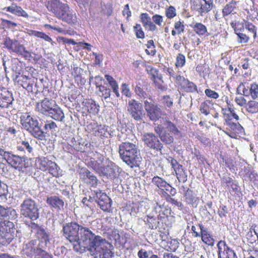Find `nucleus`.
Segmentation results:
<instances>
[{
	"instance_id": "obj_34",
	"label": "nucleus",
	"mask_w": 258,
	"mask_h": 258,
	"mask_svg": "<svg viewBox=\"0 0 258 258\" xmlns=\"http://www.w3.org/2000/svg\"><path fill=\"white\" fill-rule=\"evenodd\" d=\"M59 20L71 25H73L77 23V16L76 13L71 10L69 6L62 14V16H61Z\"/></svg>"
},
{
	"instance_id": "obj_6",
	"label": "nucleus",
	"mask_w": 258,
	"mask_h": 258,
	"mask_svg": "<svg viewBox=\"0 0 258 258\" xmlns=\"http://www.w3.org/2000/svg\"><path fill=\"white\" fill-rule=\"evenodd\" d=\"M21 253L30 258H53L52 256L45 250H40L37 245V240H31L24 244Z\"/></svg>"
},
{
	"instance_id": "obj_23",
	"label": "nucleus",
	"mask_w": 258,
	"mask_h": 258,
	"mask_svg": "<svg viewBox=\"0 0 258 258\" xmlns=\"http://www.w3.org/2000/svg\"><path fill=\"white\" fill-rule=\"evenodd\" d=\"M56 106L55 101L48 99L45 97L41 101L37 103L36 105V110L44 115H49L52 111L53 107Z\"/></svg>"
},
{
	"instance_id": "obj_29",
	"label": "nucleus",
	"mask_w": 258,
	"mask_h": 258,
	"mask_svg": "<svg viewBox=\"0 0 258 258\" xmlns=\"http://www.w3.org/2000/svg\"><path fill=\"white\" fill-rule=\"evenodd\" d=\"M7 163L12 167L18 170H21L27 167L26 165V158L25 157L13 154L11 155Z\"/></svg>"
},
{
	"instance_id": "obj_48",
	"label": "nucleus",
	"mask_w": 258,
	"mask_h": 258,
	"mask_svg": "<svg viewBox=\"0 0 258 258\" xmlns=\"http://www.w3.org/2000/svg\"><path fill=\"white\" fill-rule=\"evenodd\" d=\"M172 195L170 194L165 192V194H163V197L164 198L166 201L173 205H175L178 207L181 208L183 207V205L181 202L177 201V200L172 198Z\"/></svg>"
},
{
	"instance_id": "obj_45",
	"label": "nucleus",
	"mask_w": 258,
	"mask_h": 258,
	"mask_svg": "<svg viewBox=\"0 0 258 258\" xmlns=\"http://www.w3.org/2000/svg\"><path fill=\"white\" fill-rule=\"evenodd\" d=\"M10 215H13V218L14 217V215L16 216V210L11 208H6L0 205V219L7 218H10Z\"/></svg>"
},
{
	"instance_id": "obj_11",
	"label": "nucleus",
	"mask_w": 258,
	"mask_h": 258,
	"mask_svg": "<svg viewBox=\"0 0 258 258\" xmlns=\"http://www.w3.org/2000/svg\"><path fill=\"white\" fill-rule=\"evenodd\" d=\"M236 92L237 94L246 97H251L252 99L255 100L258 98V84L253 82L249 85L247 82H241L238 86Z\"/></svg>"
},
{
	"instance_id": "obj_17",
	"label": "nucleus",
	"mask_w": 258,
	"mask_h": 258,
	"mask_svg": "<svg viewBox=\"0 0 258 258\" xmlns=\"http://www.w3.org/2000/svg\"><path fill=\"white\" fill-rule=\"evenodd\" d=\"M142 141L146 146L155 151L161 152L163 148V145L158 137L152 133H145Z\"/></svg>"
},
{
	"instance_id": "obj_32",
	"label": "nucleus",
	"mask_w": 258,
	"mask_h": 258,
	"mask_svg": "<svg viewBox=\"0 0 258 258\" xmlns=\"http://www.w3.org/2000/svg\"><path fill=\"white\" fill-rule=\"evenodd\" d=\"M82 105L83 109L93 115L97 114L99 111V106L92 99H85Z\"/></svg>"
},
{
	"instance_id": "obj_54",
	"label": "nucleus",
	"mask_w": 258,
	"mask_h": 258,
	"mask_svg": "<svg viewBox=\"0 0 258 258\" xmlns=\"http://www.w3.org/2000/svg\"><path fill=\"white\" fill-rule=\"evenodd\" d=\"M133 29L137 38L144 39L145 38V33L140 24H136L134 26Z\"/></svg>"
},
{
	"instance_id": "obj_64",
	"label": "nucleus",
	"mask_w": 258,
	"mask_h": 258,
	"mask_svg": "<svg viewBox=\"0 0 258 258\" xmlns=\"http://www.w3.org/2000/svg\"><path fill=\"white\" fill-rule=\"evenodd\" d=\"M244 97L245 96L243 95H241L240 96L236 97L235 98V102L238 106L240 107L244 106L245 107L247 103V101Z\"/></svg>"
},
{
	"instance_id": "obj_51",
	"label": "nucleus",
	"mask_w": 258,
	"mask_h": 258,
	"mask_svg": "<svg viewBox=\"0 0 258 258\" xmlns=\"http://www.w3.org/2000/svg\"><path fill=\"white\" fill-rule=\"evenodd\" d=\"M196 70L200 76H205L209 74V68L205 63H200L196 67Z\"/></svg>"
},
{
	"instance_id": "obj_57",
	"label": "nucleus",
	"mask_w": 258,
	"mask_h": 258,
	"mask_svg": "<svg viewBox=\"0 0 258 258\" xmlns=\"http://www.w3.org/2000/svg\"><path fill=\"white\" fill-rule=\"evenodd\" d=\"M161 102L165 108H171L173 104V100L169 95L162 96Z\"/></svg>"
},
{
	"instance_id": "obj_35",
	"label": "nucleus",
	"mask_w": 258,
	"mask_h": 258,
	"mask_svg": "<svg viewBox=\"0 0 258 258\" xmlns=\"http://www.w3.org/2000/svg\"><path fill=\"white\" fill-rule=\"evenodd\" d=\"M189 26L192 28L193 31L200 37H207L210 35L206 26L202 22L194 23L192 24H190Z\"/></svg>"
},
{
	"instance_id": "obj_58",
	"label": "nucleus",
	"mask_w": 258,
	"mask_h": 258,
	"mask_svg": "<svg viewBox=\"0 0 258 258\" xmlns=\"http://www.w3.org/2000/svg\"><path fill=\"white\" fill-rule=\"evenodd\" d=\"M86 175L87 178L89 179L88 183L92 186H96L97 184L98 180L97 177L91 173L88 170H86Z\"/></svg>"
},
{
	"instance_id": "obj_18",
	"label": "nucleus",
	"mask_w": 258,
	"mask_h": 258,
	"mask_svg": "<svg viewBox=\"0 0 258 258\" xmlns=\"http://www.w3.org/2000/svg\"><path fill=\"white\" fill-rule=\"evenodd\" d=\"M144 107L150 120L156 121L161 117L162 111L157 104L146 100L144 101Z\"/></svg>"
},
{
	"instance_id": "obj_30",
	"label": "nucleus",
	"mask_w": 258,
	"mask_h": 258,
	"mask_svg": "<svg viewBox=\"0 0 258 258\" xmlns=\"http://www.w3.org/2000/svg\"><path fill=\"white\" fill-rule=\"evenodd\" d=\"M198 227L201 230V235L200 237L201 238L202 242L205 244L213 246L215 244V239L211 232L204 226L202 223L198 224Z\"/></svg>"
},
{
	"instance_id": "obj_44",
	"label": "nucleus",
	"mask_w": 258,
	"mask_h": 258,
	"mask_svg": "<svg viewBox=\"0 0 258 258\" xmlns=\"http://www.w3.org/2000/svg\"><path fill=\"white\" fill-rule=\"evenodd\" d=\"M185 31V26L184 22L180 20L176 21L174 23V28L171 31V34L173 36L176 35H179L183 33Z\"/></svg>"
},
{
	"instance_id": "obj_42",
	"label": "nucleus",
	"mask_w": 258,
	"mask_h": 258,
	"mask_svg": "<svg viewBox=\"0 0 258 258\" xmlns=\"http://www.w3.org/2000/svg\"><path fill=\"white\" fill-rule=\"evenodd\" d=\"M50 116L55 120L62 121L64 118V114L61 109L56 104L53 107L52 111L49 114Z\"/></svg>"
},
{
	"instance_id": "obj_28",
	"label": "nucleus",
	"mask_w": 258,
	"mask_h": 258,
	"mask_svg": "<svg viewBox=\"0 0 258 258\" xmlns=\"http://www.w3.org/2000/svg\"><path fill=\"white\" fill-rule=\"evenodd\" d=\"M46 202L49 207L57 212L64 210V202L57 196H51L47 197Z\"/></svg>"
},
{
	"instance_id": "obj_53",
	"label": "nucleus",
	"mask_w": 258,
	"mask_h": 258,
	"mask_svg": "<svg viewBox=\"0 0 258 258\" xmlns=\"http://www.w3.org/2000/svg\"><path fill=\"white\" fill-rule=\"evenodd\" d=\"M185 56L182 53H178L176 57L175 66L176 68H182L185 64Z\"/></svg>"
},
{
	"instance_id": "obj_4",
	"label": "nucleus",
	"mask_w": 258,
	"mask_h": 258,
	"mask_svg": "<svg viewBox=\"0 0 258 258\" xmlns=\"http://www.w3.org/2000/svg\"><path fill=\"white\" fill-rule=\"evenodd\" d=\"M121 158L131 168L138 166L140 153L138 147L130 142H124L119 146Z\"/></svg>"
},
{
	"instance_id": "obj_63",
	"label": "nucleus",
	"mask_w": 258,
	"mask_h": 258,
	"mask_svg": "<svg viewBox=\"0 0 258 258\" xmlns=\"http://www.w3.org/2000/svg\"><path fill=\"white\" fill-rule=\"evenodd\" d=\"M205 94L208 98L214 99H217L219 97V94L211 89H206L205 90Z\"/></svg>"
},
{
	"instance_id": "obj_43",
	"label": "nucleus",
	"mask_w": 258,
	"mask_h": 258,
	"mask_svg": "<svg viewBox=\"0 0 258 258\" xmlns=\"http://www.w3.org/2000/svg\"><path fill=\"white\" fill-rule=\"evenodd\" d=\"M245 109L246 112L250 114L258 113V101L253 99L248 100Z\"/></svg>"
},
{
	"instance_id": "obj_56",
	"label": "nucleus",
	"mask_w": 258,
	"mask_h": 258,
	"mask_svg": "<svg viewBox=\"0 0 258 258\" xmlns=\"http://www.w3.org/2000/svg\"><path fill=\"white\" fill-rule=\"evenodd\" d=\"M255 225H252L246 234V238L248 241H249V242L251 243H252L255 241V237L253 235V233H254L255 235H256L257 234L255 230Z\"/></svg>"
},
{
	"instance_id": "obj_14",
	"label": "nucleus",
	"mask_w": 258,
	"mask_h": 258,
	"mask_svg": "<svg viewBox=\"0 0 258 258\" xmlns=\"http://www.w3.org/2000/svg\"><path fill=\"white\" fill-rule=\"evenodd\" d=\"M45 6L58 19L62 16V14L69 7L68 4L62 3L59 0L48 1L46 2Z\"/></svg>"
},
{
	"instance_id": "obj_9",
	"label": "nucleus",
	"mask_w": 258,
	"mask_h": 258,
	"mask_svg": "<svg viewBox=\"0 0 258 258\" xmlns=\"http://www.w3.org/2000/svg\"><path fill=\"white\" fill-rule=\"evenodd\" d=\"M36 162L38 168L41 171H48L51 175L56 177L61 175L59 167L48 157H39L36 159Z\"/></svg>"
},
{
	"instance_id": "obj_60",
	"label": "nucleus",
	"mask_w": 258,
	"mask_h": 258,
	"mask_svg": "<svg viewBox=\"0 0 258 258\" xmlns=\"http://www.w3.org/2000/svg\"><path fill=\"white\" fill-rule=\"evenodd\" d=\"M165 13L166 17L169 19H171L176 16V10L173 6H169L165 10Z\"/></svg>"
},
{
	"instance_id": "obj_31",
	"label": "nucleus",
	"mask_w": 258,
	"mask_h": 258,
	"mask_svg": "<svg viewBox=\"0 0 258 258\" xmlns=\"http://www.w3.org/2000/svg\"><path fill=\"white\" fill-rule=\"evenodd\" d=\"M238 4L239 2L235 0H231L227 3L222 10L223 17L226 18L237 14L239 10Z\"/></svg>"
},
{
	"instance_id": "obj_15",
	"label": "nucleus",
	"mask_w": 258,
	"mask_h": 258,
	"mask_svg": "<svg viewBox=\"0 0 258 258\" xmlns=\"http://www.w3.org/2000/svg\"><path fill=\"white\" fill-rule=\"evenodd\" d=\"M45 6L58 19L62 16V14L69 7L68 4L62 3L59 0L48 1L46 2Z\"/></svg>"
},
{
	"instance_id": "obj_39",
	"label": "nucleus",
	"mask_w": 258,
	"mask_h": 258,
	"mask_svg": "<svg viewBox=\"0 0 258 258\" xmlns=\"http://www.w3.org/2000/svg\"><path fill=\"white\" fill-rule=\"evenodd\" d=\"M214 108V103L210 100H205L201 103L200 106V112L205 115H209Z\"/></svg>"
},
{
	"instance_id": "obj_40",
	"label": "nucleus",
	"mask_w": 258,
	"mask_h": 258,
	"mask_svg": "<svg viewBox=\"0 0 258 258\" xmlns=\"http://www.w3.org/2000/svg\"><path fill=\"white\" fill-rule=\"evenodd\" d=\"M204 4H201L199 14L203 16L204 15L210 12L214 8V0H203Z\"/></svg>"
},
{
	"instance_id": "obj_47",
	"label": "nucleus",
	"mask_w": 258,
	"mask_h": 258,
	"mask_svg": "<svg viewBox=\"0 0 258 258\" xmlns=\"http://www.w3.org/2000/svg\"><path fill=\"white\" fill-rule=\"evenodd\" d=\"M146 225L150 229H156L159 222L157 221L155 217L153 216H147L145 220Z\"/></svg>"
},
{
	"instance_id": "obj_41",
	"label": "nucleus",
	"mask_w": 258,
	"mask_h": 258,
	"mask_svg": "<svg viewBox=\"0 0 258 258\" xmlns=\"http://www.w3.org/2000/svg\"><path fill=\"white\" fill-rule=\"evenodd\" d=\"M184 196L185 202L188 205H193L199 201V198L197 197V195L192 190L189 188H187L185 191Z\"/></svg>"
},
{
	"instance_id": "obj_1",
	"label": "nucleus",
	"mask_w": 258,
	"mask_h": 258,
	"mask_svg": "<svg viewBox=\"0 0 258 258\" xmlns=\"http://www.w3.org/2000/svg\"><path fill=\"white\" fill-rule=\"evenodd\" d=\"M63 235L74 244V249L81 253L88 250L93 252L95 258H112L113 253L107 247L109 243L100 236L95 235L88 228L76 222L66 223L62 228Z\"/></svg>"
},
{
	"instance_id": "obj_62",
	"label": "nucleus",
	"mask_w": 258,
	"mask_h": 258,
	"mask_svg": "<svg viewBox=\"0 0 258 258\" xmlns=\"http://www.w3.org/2000/svg\"><path fill=\"white\" fill-rule=\"evenodd\" d=\"M237 41L240 43H246L249 40V37L242 32L237 33Z\"/></svg>"
},
{
	"instance_id": "obj_3",
	"label": "nucleus",
	"mask_w": 258,
	"mask_h": 258,
	"mask_svg": "<svg viewBox=\"0 0 258 258\" xmlns=\"http://www.w3.org/2000/svg\"><path fill=\"white\" fill-rule=\"evenodd\" d=\"M222 101H225L228 106V108H222V112L224 119L229 127L234 132L232 135L229 134L228 132L225 133L231 138H235V134H239L243 129L242 126L237 121L239 120L238 115L235 112L233 109L229 106L230 101L227 96L224 95L221 97Z\"/></svg>"
},
{
	"instance_id": "obj_21",
	"label": "nucleus",
	"mask_w": 258,
	"mask_h": 258,
	"mask_svg": "<svg viewBox=\"0 0 258 258\" xmlns=\"http://www.w3.org/2000/svg\"><path fill=\"white\" fill-rule=\"evenodd\" d=\"M152 181L155 185L161 190L163 195V194H165V192H169L172 196H174L177 193L176 189L174 187L158 176H154Z\"/></svg>"
},
{
	"instance_id": "obj_8",
	"label": "nucleus",
	"mask_w": 258,
	"mask_h": 258,
	"mask_svg": "<svg viewBox=\"0 0 258 258\" xmlns=\"http://www.w3.org/2000/svg\"><path fill=\"white\" fill-rule=\"evenodd\" d=\"M15 225L10 221H0V243L6 245L10 243L14 238Z\"/></svg>"
},
{
	"instance_id": "obj_46",
	"label": "nucleus",
	"mask_w": 258,
	"mask_h": 258,
	"mask_svg": "<svg viewBox=\"0 0 258 258\" xmlns=\"http://www.w3.org/2000/svg\"><path fill=\"white\" fill-rule=\"evenodd\" d=\"M17 150L19 151L27 152L31 153L33 151V148L30 145L28 140H24L18 143Z\"/></svg>"
},
{
	"instance_id": "obj_10",
	"label": "nucleus",
	"mask_w": 258,
	"mask_h": 258,
	"mask_svg": "<svg viewBox=\"0 0 258 258\" xmlns=\"http://www.w3.org/2000/svg\"><path fill=\"white\" fill-rule=\"evenodd\" d=\"M4 45L9 51L21 55L26 60H30L32 58L31 53L28 51L24 45L20 44L18 40L7 37L4 40Z\"/></svg>"
},
{
	"instance_id": "obj_52",
	"label": "nucleus",
	"mask_w": 258,
	"mask_h": 258,
	"mask_svg": "<svg viewBox=\"0 0 258 258\" xmlns=\"http://www.w3.org/2000/svg\"><path fill=\"white\" fill-rule=\"evenodd\" d=\"M245 29L252 34L254 40L257 38V28L252 23L247 22L245 24Z\"/></svg>"
},
{
	"instance_id": "obj_24",
	"label": "nucleus",
	"mask_w": 258,
	"mask_h": 258,
	"mask_svg": "<svg viewBox=\"0 0 258 258\" xmlns=\"http://www.w3.org/2000/svg\"><path fill=\"white\" fill-rule=\"evenodd\" d=\"M37 238V245L40 250H45L48 247L50 243L49 235L45 231L44 229H39L36 232Z\"/></svg>"
},
{
	"instance_id": "obj_33",
	"label": "nucleus",
	"mask_w": 258,
	"mask_h": 258,
	"mask_svg": "<svg viewBox=\"0 0 258 258\" xmlns=\"http://www.w3.org/2000/svg\"><path fill=\"white\" fill-rule=\"evenodd\" d=\"M140 19L143 27L148 31L154 32L158 30L157 26L151 21L148 13H142L140 15Z\"/></svg>"
},
{
	"instance_id": "obj_36",
	"label": "nucleus",
	"mask_w": 258,
	"mask_h": 258,
	"mask_svg": "<svg viewBox=\"0 0 258 258\" xmlns=\"http://www.w3.org/2000/svg\"><path fill=\"white\" fill-rule=\"evenodd\" d=\"M3 10L8 12H10L18 17H23L26 18L29 17L28 14L25 10L14 3H13L10 7L4 8Z\"/></svg>"
},
{
	"instance_id": "obj_22",
	"label": "nucleus",
	"mask_w": 258,
	"mask_h": 258,
	"mask_svg": "<svg viewBox=\"0 0 258 258\" xmlns=\"http://www.w3.org/2000/svg\"><path fill=\"white\" fill-rule=\"evenodd\" d=\"M97 198L96 202L100 209L104 212H109L112 201L110 198L101 190L94 191Z\"/></svg>"
},
{
	"instance_id": "obj_7",
	"label": "nucleus",
	"mask_w": 258,
	"mask_h": 258,
	"mask_svg": "<svg viewBox=\"0 0 258 258\" xmlns=\"http://www.w3.org/2000/svg\"><path fill=\"white\" fill-rule=\"evenodd\" d=\"M21 217L35 221L39 217V210L36 202L31 199L24 200L20 206Z\"/></svg>"
},
{
	"instance_id": "obj_50",
	"label": "nucleus",
	"mask_w": 258,
	"mask_h": 258,
	"mask_svg": "<svg viewBox=\"0 0 258 258\" xmlns=\"http://www.w3.org/2000/svg\"><path fill=\"white\" fill-rule=\"evenodd\" d=\"M147 49L145 50V52L148 55L154 56L156 53V50L155 49V45L154 42L153 40H150L147 41L146 44Z\"/></svg>"
},
{
	"instance_id": "obj_19",
	"label": "nucleus",
	"mask_w": 258,
	"mask_h": 258,
	"mask_svg": "<svg viewBox=\"0 0 258 258\" xmlns=\"http://www.w3.org/2000/svg\"><path fill=\"white\" fill-rule=\"evenodd\" d=\"M167 160L174 169L178 181L185 182L187 180V175L183 166L179 164L177 161L172 157H168Z\"/></svg>"
},
{
	"instance_id": "obj_20",
	"label": "nucleus",
	"mask_w": 258,
	"mask_h": 258,
	"mask_svg": "<svg viewBox=\"0 0 258 258\" xmlns=\"http://www.w3.org/2000/svg\"><path fill=\"white\" fill-rule=\"evenodd\" d=\"M90 166L98 174L107 177H114L115 172L109 166H103L101 163L98 162L94 159L91 160Z\"/></svg>"
},
{
	"instance_id": "obj_26",
	"label": "nucleus",
	"mask_w": 258,
	"mask_h": 258,
	"mask_svg": "<svg viewBox=\"0 0 258 258\" xmlns=\"http://www.w3.org/2000/svg\"><path fill=\"white\" fill-rule=\"evenodd\" d=\"M89 126L91 127V132L93 135L100 139L107 138L110 133L108 131V126L104 124H98L97 123H90Z\"/></svg>"
},
{
	"instance_id": "obj_49",
	"label": "nucleus",
	"mask_w": 258,
	"mask_h": 258,
	"mask_svg": "<svg viewBox=\"0 0 258 258\" xmlns=\"http://www.w3.org/2000/svg\"><path fill=\"white\" fill-rule=\"evenodd\" d=\"M179 243L177 240L175 239H171L167 243L166 250L170 252H175L179 247Z\"/></svg>"
},
{
	"instance_id": "obj_2",
	"label": "nucleus",
	"mask_w": 258,
	"mask_h": 258,
	"mask_svg": "<svg viewBox=\"0 0 258 258\" xmlns=\"http://www.w3.org/2000/svg\"><path fill=\"white\" fill-rule=\"evenodd\" d=\"M154 131L161 140L166 144H172L174 142V137L181 135V132L176 125L167 118L163 120V124L156 126Z\"/></svg>"
},
{
	"instance_id": "obj_25",
	"label": "nucleus",
	"mask_w": 258,
	"mask_h": 258,
	"mask_svg": "<svg viewBox=\"0 0 258 258\" xmlns=\"http://www.w3.org/2000/svg\"><path fill=\"white\" fill-rule=\"evenodd\" d=\"M14 99L12 93L5 87H0V107L8 108L13 103Z\"/></svg>"
},
{
	"instance_id": "obj_38",
	"label": "nucleus",
	"mask_w": 258,
	"mask_h": 258,
	"mask_svg": "<svg viewBox=\"0 0 258 258\" xmlns=\"http://www.w3.org/2000/svg\"><path fill=\"white\" fill-rule=\"evenodd\" d=\"M83 70L78 67H74L71 72V75L73 77L75 82L79 85H84L86 82L85 80L82 77Z\"/></svg>"
},
{
	"instance_id": "obj_13",
	"label": "nucleus",
	"mask_w": 258,
	"mask_h": 258,
	"mask_svg": "<svg viewBox=\"0 0 258 258\" xmlns=\"http://www.w3.org/2000/svg\"><path fill=\"white\" fill-rule=\"evenodd\" d=\"M45 6L58 19L62 16V14L69 7L68 4L62 3L59 0L48 1L46 2Z\"/></svg>"
},
{
	"instance_id": "obj_59",
	"label": "nucleus",
	"mask_w": 258,
	"mask_h": 258,
	"mask_svg": "<svg viewBox=\"0 0 258 258\" xmlns=\"http://www.w3.org/2000/svg\"><path fill=\"white\" fill-rule=\"evenodd\" d=\"M231 27L234 29L235 33H239L240 32H242L244 30V27L241 24L235 21H232L230 23Z\"/></svg>"
},
{
	"instance_id": "obj_16",
	"label": "nucleus",
	"mask_w": 258,
	"mask_h": 258,
	"mask_svg": "<svg viewBox=\"0 0 258 258\" xmlns=\"http://www.w3.org/2000/svg\"><path fill=\"white\" fill-rule=\"evenodd\" d=\"M127 111L136 121L142 120L145 115L142 104L135 99L128 101Z\"/></svg>"
},
{
	"instance_id": "obj_37",
	"label": "nucleus",
	"mask_w": 258,
	"mask_h": 258,
	"mask_svg": "<svg viewBox=\"0 0 258 258\" xmlns=\"http://www.w3.org/2000/svg\"><path fill=\"white\" fill-rule=\"evenodd\" d=\"M161 210L159 212L158 215V220L161 221L162 223H164L167 226L171 225V223L168 221L169 215L170 214L171 209L167 207H164L161 206H159Z\"/></svg>"
},
{
	"instance_id": "obj_61",
	"label": "nucleus",
	"mask_w": 258,
	"mask_h": 258,
	"mask_svg": "<svg viewBox=\"0 0 258 258\" xmlns=\"http://www.w3.org/2000/svg\"><path fill=\"white\" fill-rule=\"evenodd\" d=\"M99 91L102 93L101 96L103 97L105 99L109 98L110 96V90L104 86L100 85L99 86Z\"/></svg>"
},
{
	"instance_id": "obj_12",
	"label": "nucleus",
	"mask_w": 258,
	"mask_h": 258,
	"mask_svg": "<svg viewBox=\"0 0 258 258\" xmlns=\"http://www.w3.org/2000/svg\"><path fill=\"white\" fill-rule=\"evenodd\" d=\"M174 81L178 90L182 92L194 93L198 91L197 85L183 76H175L174 77Z\"/></svg>"
},
{
	"instance_id": "obj_5",
	"label": "nucleus",
	"mask_w": 258,
	"mask_h": 258,
	"mask_svg": "<svg viewBox=\"0 0 258 258\" xmlns=\"http://www.w3.org/2000/svg\"><path fill=\"white\" fill-rule=\"evenodd\" d=\"M20 123L23 127L29 131L34 137L39 140L44 138V132L39 126L38 121L32 117L30 113H22L20 116Z\"/></svg>"
},
{
	"instance_id": "obj_55",
	"label": "nucleus",
	"mask_w": 258,
	"mask_h": 258,
	"mask_svg": "<svg viewBox=\"0 0 258 258\" xmlns=\"http://www.w3.org/2000/svg\"><path fill=\"white\" fill-rule=\"evenodd\" d=\"M101 12L104 15L110 16L113 13L112 5L111 3L104 4L102 7Z\"/></svg>"
},
{
	"instance_id": "obj_27",
	"label": "nucleus",
	"mask_w": 258,
	"mask_h": 258,
	"mask_svg": "<svg viewBox=\"0 0 258 258\" xmlns=\"http://www.w3.org/2000/svg\"><path fill=\"white\" fill-rule=\"evenodd\" d=\"M218 258H222V254L225 258H237L235 252L226 244L224 240H220L217 243Z\"/></svg>"
}]
</instances>
